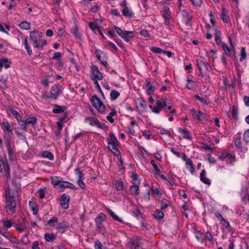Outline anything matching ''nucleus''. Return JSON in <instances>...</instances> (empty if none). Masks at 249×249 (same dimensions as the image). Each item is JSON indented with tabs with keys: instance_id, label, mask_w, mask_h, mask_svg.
I'll return each mask as SVG.
<instances>
[{
	"instance_id": "nucleus-63",
	"label": "nucleus",
	"mask_w": 249,
	"mask_h": 249,
	"mask_svg": "<svg viewBox=\"0 0 249 249\" xmlns=\"http://www.w3.org/2000/svg\"><path fill=\"white\" fill-rule=\"evenodd\" d=\"M159 133L160 134H166L169 137H171V134L166 129H160V131H159Z\"/></svg>"
},
{
	"instance_id": "nucleus-5",
	"label": "nucleus",
	"mask_w": 249,
	"mask_h": 249,
	"mask_svg": "<svg viewBox=\"0 0 249 249\" xmlns=\"http://www.w3.org/2000/svg\"><path fill=\"white\" fill-rule=\"evenodd\" d=\"M62 89V86L60 85H54L51 89L50 95L48 98L54 99H57L58 96L60 94Z\"/></svg>"
},
{
	"instance_id": "nucleus-57",
	"label": "nucleus",
	"mask_w": 249,
	"mask_h": 249,
	"mask_svg": "<svg viewBox=\"0 0 249 249\" xmlns=\"http://www.w3.org/2000/svg\"><path fill=\"white\" fill-rule=\"evenodd\" d=\"M194 97L196 99H197L198 101H199L200 102H201V103H203L204 104H207V100L199 96V95H198L197 94L195 95Z\"/></svg>"
},
{
	"instance_id": "nucleus-22",
	"label": "nucleus",
	"mask_w": 249,
	"mask_h": 249,
	"mask_svg": "<svg viewBox=\"0 0 249 249\" xmlns=\"http://www.w3.org/2000/svg\"><path fill=\"white\" fill-rule=\"evenodd\" d=\"M140 184H133L130 188V191L133 195H137L139 193V185Z\"/></svg>"
},
{
	"instance_id": "nucleus-60",
	"label": "nucleus",
	"mask_w": 249,
	"mask_h": 249,
	"mask_svg": "<svg viewBox=\"0 0 249 249\" xmlns=\"http://www.w3.org/2000/svg\"><path fill=\"white\" fill-rule=\"evenodd\" d=\"M94 247L95 249H102L103 245L101 242L96 240L94 242Z\"/></svg>"
},
{
	"instance_id": "nucleus-2",
	"label": "nucleus",
	"mask_w": 249,
	"mask_h": 249,
	"mask_svg": "<svg viewBox=\"0 0 249 249\" xmlns=\"http://www.w3.org/2000/svg\"><path fill=\"white\" fill-rule=\"evenodd\" d=\"M91 103L92 106L97 109L99 112L103 113L105 111V106L96 95H94L92 96Z\"/></svg>"
},
{
	"instance_id": "nucleus-26",
	"label": "nucleus",
	"mask_w": 249,
	"mask_h": 249,
	"mask_svg": "<svg viewBox=\"0 0 249 249\" xmlns=\"http://www.w3.org/2000/svg\"><path fill=\"white\" fill-rule=\"evenodd\" d=\"M106 219V216L103 213H101L99 215L95 218L96 224H102L103 222Z\"/></svg>"
},
{
	"instance_id": "nucleus-1",
	"label": "nucleus",
	"mask_w": 249,
	"mask_h": 249,
	"mask_svg": "<svg viewBox=\"0 0 249 249\" xmlns=\"http://www.w3.org/2000/svg\"><path fill=\"white\" fill-rule=\"evenodd\" d=\"M16 197L11 192V189L8 188L5 195V209L9 215H13L16 212L17 206Z\"/></svg>"
},
{
	"instance_id": "nucleus-11",
	"label": "nucleus",
	"mask_w": 249,
	"mask_h": 249,
	"mask_svg": "<svg viewBox=\"0 0 249 249\" xmlns=\"http://www.w3.org/2000/svg\"><path fill=\"white\" fill-rule=\"evenodd\" d=\"M11 62L9 61L7 58H2L0 59V72L2 71V68L4 67L5 69H8L10 67Z\"/></svg>"
},
{
	"instance_id": "nucleus-30",
	"label": "nucleus",
	"mask_w": 249,
	"mask_h": 249,
	"mask_svg": "<svg viewBox=\"0 0 249 249\" xmlns=\"http://www.w3.org/2000/svg\"><path fill=\"white\" fill-rule=\"evenodd\" d=\"M156 106H158L160 109L167 106L165 99L163 98L156 101Z\"/></svg>"
},
{
	"instance_id": "nucleus-10",
	"label": "nucleus",
	"mask_w": 249,
	"mask_h": 249,
	"mask_svg": "<svg viewBox=\"0 0 249 249\" xmlns=\"http://www.w3.org/2000/svg\"><path fill=\"white\" fill-rule=\"evenodd\" d=\"M1 126L3 130L7 132L9 137L13 135V129L7 121H3L1 124Z\"/></svg>"
},
{
	"instance_id": "nucleus-12",
	"label": "nucleus",
	"mask_w": 249,
	"mask_h": 249,
	"mask_svg": "<svg viewBox=\"0 0 249 249\" xmlns=\"http://www.w3.org/2000/svg\"><path fill=\"white\" fill-rule=\"evenodd\" d=\"M90 120V122L89 123L90 125L93 126L95 125L98 128H103L102 126V124L101 122L97 119L92 117H88L86 119V120Z\"/></svg>"
},
{
	"instance_id": "nucleus-46",
	"label": "nucleus",
	"mask_w": 249,
	"mask_h": 249,
	"mask_svg": "<svg viewBox=\"0 0 249 249\" xmlns=\"http://www.w3.org/2000/svg\"><path fill=\"white\" fill-rule=\"evenodd\" d=\"M57 217L55 216L53 217L50 220H48L47 222V225L50 226V227L54 226V223H56L57 222Z\"/></svg>"
},
{
	"instance_id": "nucleus-38",
	"label": "nucleus",
	"mask_w": 249,
	"mask_h": 249,
	"mask_svg": "<svg viewBox=\"0 0 249 249\" xmlns=\"http://www.w3.org/2000/svg\"><path fill=\"white\" fill-rule=\"evenodd\" d=\"M110 95L111 99L115 100L120 96V93L116 90H112L110 92Z\"/></svg>"
},
{
	"instance_id": "nucleus-61",
	"label": "nucleus",
	"mask_w": 249,
	"mask_h": 249,
	"mask_svg": "<svg viewBox=\"0 0 249 249\" xmlns=\"http://www.w3.org/2000/svg\"><path fill=\"white\" fill-rule=\"evenodd\" d=\"M192 3L194 6L200 7L202 3V0H193Z\"/></svg>"
},
{
	"instance_id": "nucleus-16",
	"label": "nucleus",
	"mask_w": 249,
	"mask_h": 249,
	"mask_svg": "<svg viewBox=\"0 0 249 249\" xmlns=\"http://www.w3.org/2000/svg\"><path fill=\"white\" fill-rule=\"evenodd\" d=\"M146 88L148 95H150L154 93L155 87L154 86L152 82H147L146 84Z\"/></svg>"
},
{
	"instance_id": "nucleus-35",
	"label": "nucleus",
	"mask_w": 249,
	"mask_h": 249,
	"mask_svg": "<svg viewBox=\"0 0 249 249\" xmlns=\"http://www.w3.org/2000/svg\"><path fill=\"white\" fill-rule=\"evenodd\" d=\"M21 29L25 30H28L31 28V24L29 22L27 21H23L19 25Z\"/></svg>"
},
{
	"instance_id": "nucleus-3",
	"label": "nucleus",
	"mask_w": 249,
	"mask_h": 249,
	"mask_svg": "<svg viewBox=\"0 0 249 249\" xmlns=\"http://www.w3.org/2000/svg\"><path fill=\"white\" fill-rule=\"evenodd\" d=\"M197 65L200 72V76L204 77V73H206L209 71V69L211 68L208 63H205L201 60H197Z\"/></svg>"
},
{
	"instance_id": "nucleus-15",
	"label": "nucleus",
	"mask_w": 249,
	"mask_h": 249,
	"mask_svg": "<svg viewBox=\"0 0 249 249\" xmlns=\"http://www.w3.org/2000/svg\"><path fill=\"white\" fill-rule=\"evenodd\" d=\"M119 144L108 143V148L115 155H119L120 154V152L117 148V146Z\"/></svg>"
},
{
	"instance_id": "nucleus-27",
	"label": "nucleus",
	"mask_w": 249,
	"mask_h": 249,
	"mask_svg": "<svg viewBox=\"0 0 249 249\" xmlns=\"http://www.w3.org/2000/svg\"><path fill=\"white\" fill-rule=\"evenodd\" d=\"M64 106L54 105V108L53 109V112L54 113H62L64 111Z\"/></svg>"
},
{
	"instance_id": "nucleus-4",
	"label": "nucleus",
	"mask_w": 249,
	"mask_h": 249,
	"mask_svg": "<svg viewBox=\"0 0 249 249\" xmlns=\"http://www.w3.org/2000/svg\"><path fill=\"white\" fill-rule=\"evenodd\" d=\"M95 54L97 59L100 61L102 65L107 68V54L100 50H95Z\"/></svg>"
},
{
	"instance_id": "nucleus-23",
	"label": "nucleus",
	"mask_w": 249,
	"mask_h": 249,
	"mask_svg": "<svg viewBox=\"0 0 249 249\" xmlns=\"http://www.w3.org/2000/svg\"><path fill=\"white\" fill-rule=\"evenodd\" d=\"M109 136L110 139H107L108 143L119 144L118 141L112 132L109 133Z\"/></svg>"
},
{
	"instance_id": "nucleus-29",
	"label": "nucleus",
	"mask_w": 249,
	"mask_h": 249,
	"mask_svg": "<svg viewBox=\"0 0 249 249\" xmlns=\"http://www.w3.org/2000/svg\"><path fill=\"white\" fill-rule=\"evenodd\" d=\"M162 16L163 18H164V19H167V18H171V12L170 11L169 8H164L162 12Z\"/></svg>"
},
{
	"instance_id": "nucleus-24",
	"label": "nucleus",
	"mask_w": 249,
	"mask_h": 249,
	"mask_svg": "<svg viewBox=\"0 0 249 249\" xmlns=\"http://www.w3.org/2000/svg\"><path fill=\"white\" fill-rule=\"evenodd\" d=\"M214 38L216 42V43L219 45L220 44H221V32L220 31L216 29L215 32L214 34Z\"/></svg>"
},
{
	"instance_id": "nucleus-19",
	"label": "nucleus",
	"mask_w": 249,
	"mask_h": 249,
	"mask_svg": "<svg viewBox=\"0 0 249 249\" xmlns=\"http://www.w3.org/2000/svg\"><path fill=\"white\" fill-rule=\"evenodd\" d=\"M134 36V34L132 31H125L122 37L124 38L125 41L128 42L129 41V38H132Z\"/></svg>"
},
{
	"instance_id": "nucleus-8",
	"label": "nucleus",
	"mask_w": 249,
	"mask_h": 249,
	"mask_svg": "<svg viewBox=\"0 0 249 249\" xmlns=\"http://www.w3.org/2000/svg\"><path fill=\"white\" fill-rule=\"evenodd\" d=\"M70 201V196L66 194H63L60 200L61 207L64 209H67L69 208V202Z\"/></svg>"
},
{
	"instance_id": "nucleus-9",
	"label": "nucleus",
	"mask_w": 249,
	"mask_h": 249,
	"mask_svg": "<svg viewBox=\"0 0 249 249\" xmlns=\"http://www.w3.org/2000/svg\"><path fill=\"white\" fill-rule=\"evenodd\" d=\"M69 223L65 220L57 223L56 225V228L62 233L64 232L69 228Z\"/></svg>"
},
{
	"instance_id": "nucleus-42",
	"label": "nucleus",
	"mask_w": 249,
	"mask_h": 249,
	"mask_svg": "<svg viewBox=\"0 0 249 249\" xmlns=\"http://www.w3.org/2000/svg\"><path fill=\"white\" fill-rule=\"evenodd\" d=\"M186 165L187 166L188 168L190 170L191 172L193 173L194 170V168L192 160L189 159H187V160H186Z\"/></svg>"
},
{
	"instance_id": "nucleus-37",
	"label": "nucleus",
	"mask_w": 249,
	"mask_h": 249,
	"mask_svg": "<svg viewBox=\"0 0 249 249\" xmlns=\"http://www.w3.org/2000/svg\"><path fill=\"white\" fill-rule=\"evenodd\" d=\"M5 176L7 178V179H9L10 178V166L9 164L6 163V166L3 168Z\"/></svg>"
},
{
	"instance_id": "nucleus-34",
	"label": "nucleus",
	"mask_w": 249,
	"mask_h": 249,
	"mask_svg": "<svg viewBox=\"0 0 249 249\" xmlns=\"http://www.w3.org/2000/svg\"><path fill=\"white\" fill-rule=\"evenodd\" d=\"M108 213L110 216L116 221H119L121 223L123 222V221L117 216L112 210L108 209Z\"/></svg>"
},
{
	"instance_id": "nucleus-64",
	"label": "nucleus",
	"mask_w": 249,
	"mask_h": 249,
	"mask_svg": "<svg viewBox=\"0 0 249 249\" xmlns=\"http://www.w3.org/2000/svg\"><path fill=\"white\" fill-rule=\"evenodd\" d=\"M4 226L6 229H9L12 226V222L10 220H5L4 222Z\"/></svg>"
},
{
	"instance_id": "nucleus-49",
	"label": "nucleus",
	"mask_w": 249,
	"mask_h": 249,
	"mask_svg": "<svg viewBox=\"0 0 249 249\" xmlns=\"http://www.w3.org/2000/svg\"><path fill=\"white\" fill-rule=\"evenodd\" d=\"M238 112L237 108H236L235 106H233L232 107V117L236 120L238 119Z\"/></svg>"
},
{
	"instance_id": "nucleus-62",
	"label": "nucleus",
	"mask_w": 249,
	"mask_h": 249,
	"mask_svg": "<svg viewBox=\"0 0 249 249\" xmlns=\"http://www.w3.org/2000/svg\"><path fill=\"white\" fill-rule=\"evenodd\" d=\"M114 28L116 32L117 33L119 36H122L124 33L125 32L124 31H123L120 28L116 26H114Z\"/></svg>"
},
{
	"instance_id": "nucleus-28",
	"label": "nucleus",
	"mask_w": 249,
	"mask_h": 249,
	"mask_svg": "<svg viewBox=\"0 0 249 249\" xmlns=\"http://www.w3.org/2000/svg\"><path fill=\"white\" fill-rule=\"evenodd\" d=\"M154 218L156 219H161L164 217V213L159 210H156L153 214Z\"/></svg>"
},
{
	"instance_id": "nucleus-25",
	"label": "nucleus",
	"mask_w": 249,
	"mask_h": 249,
	"mask_svg": "<svg viewBox=\"0 0 249 249\" xmlns=\"http://www.w3.org/2000/svg\"><path fill=\"white\" fill-rule=\"evenodd\" d=\"M6 146H7V151L8 153V157L11 160H13L14 159V151L12 150V148L10 146V143L9 142H8L6 143Z\"/></svg>"
},
{
	"instance_id": "nucleus-18",
	"label": "nucleus",
	"mask_w": 249,
	"mask_h": 249,
	"mask_svg": "<svg viewBox=\"0 0 249 249\" xmlns=\"http://www.w3.org/2000/svg\"><path fill=\"white\" fill-rule=\"evenodd\" d=\"M51 179L52 181V183L54 185V187L56 186L59 187L62 180L61 177L57 176L51 177Z\"/></svg>"
},
{
	"instance_id": "nucleus-7",
	"label": "nucleus",
	"mask_w": 249,
	"mask_h": 249,
	"mask_svg": "<svg viewBox=\"0 0 249 249\" xmlns=\"http://www.w3.org/2000/svg\"><path fill=\"white\" fill-rule=\"evenodd\" d=\"M41 36L36 31H32L30 33V40L33 42L34 47H38L37 44Z\"/></svg>"
},
{
	"instance_id": "nucleus-36",
	"label": "nucleus",
	"mask_w": 249,
	"mask_h": 249,
	"mask_svg": "<svg viewBox=\"0 0 249 249\" xmlns=\"http://www.w3.org/2000/svg\"><path fill=\"white\" fill-rule=\"evenodd\" d=\"M206 115L200 110H199L197 112L196 117V119L198 120L199 121H203L206 118Z\"/></svg>"
},
{
	"instance_id": "nucleus-31",
	"label": "nucleus",
	"mask_w": 249,
	"mask_h": 249,
	"mask_svg": "<svg viewBox=\"0 0 249 249\" xmlns=\"http://www.w3.org/2000/svg\"><path fill=\"white\" fill-rule=\"evenodd\" d=\"M241 195L244 199H249V187H245L242 189Z\"/></svg>"
},
{
	"instance_id": "nucleus-41",
	"label": "nucleus",
	"mask_w": 249,
	"mask_h": 249,
	"mask_svg": "<svg viewBox=\"0 0 249 249\" xmlns=\"http://www.w3.org/2000/svg\"><path fill=\"white\" fill-rule=\"evenodd\" d=\"M37 44L38 45V46L36 47L35 48L39 49H42L44 46L47 45V41L45 39H41L40 37Z\"/></svg>"
},
{
	"instance_id": "nucleus-44",
	"label": "nucleus",
	"mask_w": 249,
	"mask_h": 249,
	"mask_svg": "<svg viewBox=\"0 0 249 249\" xmlns=\"http://www.w3.org/2000/svg\"><path fill=\"white\" fill-rule=\"evenodd\" d=\"M10 112L14 115H15V117L17 119L18 122H19V118H21V116L19 115L18 112L15 109H14L12 107H10L9 109Z\"/></svg>"
},
{
	"instance_id": "nucleus-54",
	"label": "nucleus",
	"mask_w": 249,
	"mask_h": 249,
	"mask_svg": "<svg viewBox=\"0 0 249 249\" xmlns=\"http://www.w3.org/2000/svg\"><path fill=\"white\" fill-rule=\"evenodd\" d=\"M246 58V53L245 51V49L244 48H242L241 51V57L240 58V61L241 62L243 61Z\"/></svg>"
},
{
	"instance_id": "nucleus-53",
	"label": "nucleus",
	"mask_w": 249,
	"mask_h": 249,
	"mask_svg": "<svg viewBox=\"0 0 249 249\" xmlns=\"http://www.w3.org/2000/svg\"><path fill=\"white\" fill-rule=\"evenodd\" d=\"M151 51L154 53H163V50L161 49L160 48L156 47H152L150 49Z\"/></svg>"
},
{
	"instance_id": "nucleus-39",
	"label": "nucleus",
	"mask_w": 249,
	"mask_h": 249,
	"mask_svg": "<svg viewBox=\"0 0 249 249\" xmlns=\"http://www.w3.org/2000/svg\"><path fill=\"white\" fill-rule=\"evenodd\" d=\"M221 45L223 50L225 52V54L230 56L231 53L230 52V49L228 45L224 42L221 43Z\"/></svg>"
},
{
	"instance_id": "nucleus-40",
	"label": "nucleus",
	"mask_w": 249,
	"mask_h": 249,
	"mask_svg": "<svg viewBox=\"0 0 249 249\" xmlns=\"http://www.w3.org/2000/svg\"><path fill=\"white\" fill-rule=\"evenodd\" d=\"M42 156L44 158H48L50 160L53 159V154L49 151H44L42 153Z\"/></svg>"
},
{
	"instance_id": "nucleus-20",
	"label": "nucleus",
	"mask_w": 249,
	"mask_h": 249,
	"mask_svg": "<svg viewBox=\"0 0 249 249\" xmlns=\"http://www.w3.org/2000/svg\"><path fill=\"white\" fill-rule=\"evenodd\" d=\"M56 235L53 233H45L44 234V238L47 242H51L56 239Z\"/></svg>"
},
{
	"instance_id": "nucleus-33",
	"label": "nucleus",
	"mask_w": 249,
	"mask_h": 249,
	"mask_svg": "<svg viewBox=\"0 0 249 249\" xmlns=\"http://www.w3.org/2000/svg\"><path fill=\"white\" fill-rule=\"evenodd\" d=\"M24 45L25 46V48L28 54L31 56L32 54V51L30 47L28 45V40L27 37H25L24 38V42H23Z\"/></svg>"
},
{
	"instance_id": "nucleus-52",
	"label": "nucleus",
	"mask_w": 249,
	"mask_h": 249,
	"mask_svg": "<svg viewBox=\"0 0 249 249\" xmlns=\"http://www.w3.org/2000/svg\"><path fill=\"white\" fill-rule=\"evenodd\" d=\"M243 140L246 143H248L249 142V129L244 132Z\"/></svg>"
},
{
	"instance_id": "nucleus-32",
	"label": "nucleus",
	"mask_w": 249,
	"mask_h": 249,
	"mask_svg": "<svg viewBox=\"0 0 249 249\" xmlns=\"http://www.w3.org/2000/svg\"><path fill=\"white\" fill-rule=\"evenodd\" d=\"M122 12L123 15L127 17H132L133 15L132 11H129L127 7H124Z\"/></svg>"
},
{
	"instance_id": "nucleus-45",
	"label": "nucleus",
	"mask_w": 249,
	"mask_h": 249,
	"mask_svg": "<svg viewBox=\"0 0 249 249\" xmlns=\"http://www.w3.org/2000/svg\"><path fill=\"white\" fill-rule=\"evenodd\" d=\"M12 184L16 188V191L17 193L19 191V189L20 188V184L19 182H17L16 179H12Z\"/></svg>"
},
{
	"instance_id": "nucleus-43",
	"label": "nucleus",
	"mask_w": 249,
	"mask_h": 249,
	"mask_svg": "<svg viewBox=\"0 0 249 249\" xmlns=\"http://www.w3.org/2000/svg\"><path fill=\"white\" fill-rule=\"evenodd\" d=\"M131 178L133 180V184H140V181L138 179V176L135 172L132 173Z\"/></svg>"
},
{
	"instance_id": "nucleus-14",
	"label": "nucleus",
	"mask_w": 249,
	"mask_h": 249,
	"mask_svg": "<svg viewBox=\"0 0 249 249\" xmlns=\"http://www.w3.org/2000/svg\"><path fill=\"white\" fill-rule=\"evenodd\" d=\"M200 180L204 183L210 185L211 184V181L210 179L206 178V171L205 170H202L200 174Z\"/></svg>"
},
{
	"instance_id": "nucleus-13",
	"label": "nucleus",
	"mask_w": 249,
	"mask_h": 249,
	"mask_svg": "<svg viewBox=\"0 0 249 249\" xmlns=\"http://www.w3.org/2000/svg\"><path fill=\"white\" fill-rule=\"evenodd\" d=\"M60 188H71L72 189H76L75 186L72 183L68 181H63L62 180L60 185L59 187Z\"/></svg>"
},
{
	"instance_id": "nucleus-48",
	"label": "nucleus",
	"mask_w": 249,
	"mask_h": 249,
	"mask_svg": "<svg viewBox=\"0 0 249 249\" xmlns=\"http://www.w3.org/2000/svg\"><path fill=\"white\" fill-rule=\"evenodd\" d=\"M124 183L122 181H117L115 183V187L118 191H121L123 189Z\"/></svg>"
},
{
	"instance_id": "nucleus-58",
	"label": "nucleus",
	"mask_w": 249,
	"mask_h": 249,
	"mask_svg": "<svg viewBox=\"0 0 249 249\" xmlns=\"http://www.w3.org/2000/svg\"><path fill=\"white\" fill-rule=\"evenodd\" d=\"M235 143L236 146L238 148H241V137L239 136L235 140Z\"/></svg>"
},
{
	"instance_id": "nucleus-51",
	"label": "nucleus",
	"mask_w": 249,
	"mask_h": 249,
	"mask_svg": "<svg viewBox=\"0 0 249 249\" xmlns=\"http://www.w3.org/2000/svg\"><path fill=\"white\" fill-rule=\"evenodd\" d=\"M18 124L20 125V127L18 128V129L27 131V124H25V122L24 120L21 123L18 122Z\"/></svg>"
},
{
	"instance_id": "nucleus-47",
	"label": "nucleus",
	"mask_w": 249,
	"mask_h": 249,
	"mask_svg": "<svg viewBox=\"0 0 249 249\" xmlns=\"http://www.w3.org/2000/svg\"><path fill=\"white\" fill-rule=\"evenodd\" d=\"M24 121L25 122V124H35L36 122V118L35 117H28Z\"/></svg>"
},
{
	"instance_id": "nucleus-55",
	"label": "nucleus",
	"mask_w": 249,
	"mask_h": 249,
	"mask_svg": "<svg viewBox=\"0 0 249 249\" xmlns=\"http://www.w3.org/2000/svg\"><path fill=\"white\" fill-rule=\"evenodd\" d=\"M183 16L186 19L187 21H189L192 19V17L190 15L189 13L187 12L186 10L183 11Z\"/></svg>"
},
{
	"instance_id": "nucleus-21",
	"label": "nucleus",
	"mask_w": 249,
	"mask_h": 249,
	"mask_svg": "<svg viewBox=\"0 0 249 249\" xmlns=\"http://www.w3.org/2000/svg\"><path fill=\"white\" fill-rule=\"evenodd\" d=\"M178 131L180 133H182L183 134V135L182 136L183 137V138L191 139V137L190 133L189 131H188L187 129H182L181 128H178Z\"/></svg>"
},
{
	"instance_id": "nucleus-50",
	"label": "nucleus",
	"mask_w": 249,
	"mask_h": 249,
	"mask_svg": "<svg viewBox=\"0 0 249 249\" xmlns=\"http://www.w3.org/2000/svg\"><path fill=\"white\" fill-rule=\"evenodd\" d=\"M150 163L155 170L156 174H159L160 173V169L158 168V165L156 164L155 160H151Z\"/></svg>"
},
{
	"instance_id": "nucleus-59",
	"label": "nucleus",
	"mask_w": 249,
	"mask_h": 249,
	"mask_svg": "<svg viewBox=\"0 0 249 249\" xmlns=\"http://www.w3.org/2000/svg\"><path fill=\"white\" fill-rule=\"evenodd\" d=\"M72 33L74 34L75 37L79 38L80 37L78 30L77 27H75L71 29Z\"/></svg>"
},
{
	"instance_id": "nucleus-6",
	"label": "nucleus",
	"mask_w": 249,
	"mask_h": 249,
	"mask_svg": "<svg viewBox=\"0 0 249 249\" xmlns=\"http://www.w3.org/2000/svg\"><path fill=\"white\" fill-rule=\"evenodd\" d=\"M91 69L92 74V78L93 80H101L103 78L102 73L99 71L96 66H92Z\"/></svg>"
},
{
	"instance_id": "nucleus-17",
	"label": "nucleus",
	"mask_w": 249,
	"mask_h": 249,
	"mask_svg": "<svg viewBox=\"0 0 249 249\" xmlns=\"http://www.w3.org/2000/svg\"><path fill=\"white\" fill-rule=\"evenodd\" d=\"M136 104L137 107H140L143 110L147 107L146 102L142 98H139L137 99Z\"/></svg>"
},
{
	"instance_id": "nucleus-56",
	"label": "nucleus",
	"mask_w": 249,
	"mask_h": 249,
	"mask_svg": "<svg viewBox=\"0 0 249 249\" xmlns=\"http://www.w3.org/2000/svg\"><path fill=\"white\" fill-rule=\"evenodd\" d=\"M128 246L131 249H137L138 247H139V246L138 245L137 243L134 241L129 243Z\"/></svg>"
}]
</instances>
